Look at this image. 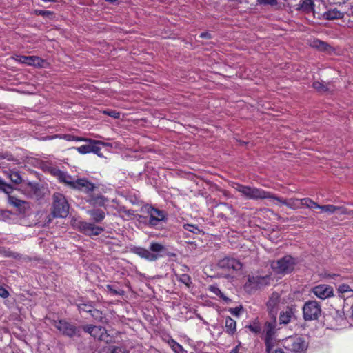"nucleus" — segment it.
I'll use <instances>...</instances> for the list:
<instances>
[{"label":"nucleus","mask_w":353,"mask_h":353,"mask_svg":"<svg viewBox=\"0 0 353 353\" xmlns=\"http://www.w3.org/2000/svg\"><path fill=\"white\" fill-rule=\"evenodd\" d=\"M65 186L85 194L87 196L86 201L91 205L100 206L105 205V197L102 195H94L93 192L97 186L85 177L74 179L71 176V179L68 180Z\"/></svg>","instance_id":"f257e3e1"},{"label":"nucleus","mask_w":353,"mask_h":353,"mask_svg":"<svg viewBox=\"0 0 353 353\" xmlns=\"http://www.w3.org/2000/svg\"><path fill=\"white\" fill-rule=\"evenodd\" d=\"M236 190L249 199H268L271 201H276L277 203L292 208L294 201L292 199H285L277 196L275 194L265 191L263 189L236 184Z\"/></svg>","instance_id":"f03ea898"},{"label":"nucleus","mask_w":353,"mask_h":353,"mask_svg":"<svg viewBox=\"0 0 353 353\" xmlns=\"http://www.w3.org/2000/svg\"><path fill=\"white\" fill-rule=\"evenodd\" d=\"M292 200L294 201V204L292 205V207L294 205H296L297 204H300L303 206H305L306 208H308L312 210H319V213H324L327 214H350L351 213V211L348 210L344 206H338L334 205H319L316 202L314 201L310 198L306 197L303 199H291Z\"/></svg>","instance_id":"7ed1b4c3"},{"label":"nucleus","mask_w":353,"mask_h":353,"mask_svg":"<svg viewBox=\"0 0 353 353\" xmlns=\"http://www.w3.org/2000/svg\"><path fill=\"white\" fill-rule=\"evenodd\" d=\"M70 205L64 194L55 192L52 195V214L54 218L65 219L69 214Z\"/></svg>","instance_id":"20e7f679"},{"label":"nucleus","mask_w":353,"mask_h":353,"mask_svg":"<svg viewBox=\"0 0 353 353\" xmlns=\"http://www.w3.org/2000/svg\"><path fill=\"white\" fill-rule=\"evenodd\" d=\"M271 321H266L264 325L262 339L265 346V352L270 353L276 343V317L271 319Z\"/></svg>","instance_id":"39448f33"},{"label":"nucleus","mask_w":353,"mask_h":353,"mask_svg":"<svg viewBox=\"0 0 353 353\" xmlns=\"http://www.w3.org/2000/svg\"><path fill=\"white\" fill-rule=\"evenodd\" d=\"M52 325L65 336L69 338L81 336V326H77L70 322L66 321L65 320H53L52 321Z\"/></svg>","instance_id":"423d86ee"},{"label":"nucleus","mask_w":353,"mask_h":353,"mask_svg":"<svg viewBox=\"0 0 353 353\" xmlns=\"http://www.w3.org/2000/svg\"><path fill=\"white\" fill-rule=\"evenodd\" d=\"M303 317L305 321L318 320L321 315V305L316 301L305 302L302 307Z\"/></svg>","instance_id":"0eeeda50"},{"label":"nucleus","mask_w":353,"mask_h":353,"mask_svg":"<svg viewBox=\"0 0 353 353\" xmlns=\"http://www.w3.org/2000/svg\"><path fill=\"white\" fill-rule=\"evenodd\" d=\"M295 263V259L291 256L288 255L273 261L271 267L277 274H288L294 270Z\"/></svg>","instance_id":"6e6552de"},{"label":"nucleus","mask_w":353,"mask_h":353,"mask_svg":"<svg viewBox=\"0 0 353 353\" xmlns=\"http://www.w3.org/2000/svg\"><path fill=\"white\" fill-rule=\"evenodd\" d=\"M141 212L150 217L149 221H165L168 212L151 204H145L141 208Z\"/></svg>","instance_id":"1a4fd4ad"},{"label":"nucleus","mask_w":353,"mask_h":353,"mask_svg":"<svg viewBox=\"0 0 353 353\" xmlns=\"http://www.w3.org/2000/svg\"><path fill=\"white\" fill-rule=\"evenodd\" d=\"M285 343V347L295 353H303L307 347V344L301 337H290Z\"/></svg>","instance_id":"9d476101"},{"label":"nucleus","mask_w":353,"mask_h":353,"mask_svg":"<svg viewBox=\"0 0 353 353\" xmlns=\"http://www.w3.org/2000/svg\"><path fill=\"white\" fill-rule=\"evenodd\" d=\"M217 265L220 268L226 270L237 271L242 268V263L239 260L230 256H225L220 259Z\"/></svg>","instance_id":"9b49d317"},{"label":"nucleus","mask_w":353,"mask_h":353,"mask_svg":"<svg viewBox=\"0 0 353 353\" xmlns=\"http://www.w3.org/2000/svg\"><path fill=\"white\" fill-rule=\"evenodd\" d=\"M280 301V294L276 292H272L266 303L267 309L271 319H275V317H276Z\"/></svg>","instance_id":"f8f14e48"},{"label":"nucleus","mask_w":353,"mask_h":353,"mask_svg":"<svg viewBox=\"0 0 353 353\" xmlns=\"http://www.w3.org/2000/svg\"><path fill=\"white\" fill-rule=\"evenodd\" d=\"M268 276H261L258 275H249L248 282L245 283V288H261L268 284Z\"/></svg>","instance_id":"ddd939ff"},{"label":"nucleus","mask_w":353,"mask_h":353,"mask_svg":"<svg viewBox=\"0 0 353 353\" xmlns=\"http://www.w3.org/2000/svg\"><path fill=\"white\" fill-rule=\"evenodd\" d=\"M130 252L137 254L140 257L150 261H156L162 256L161 254H152L150 252V250L144 248L137 246L131 247L130 248Z\"/></svg>","instance_id":"4468645a"},{"label":"nucleus","mask_w":353,"mask_h":353,"mask_svg":"<svg viewBox=\"0 0 353 353\" xmlns=\"http://www.w3.org/2000/svg\"><path fill=\"white\" fill-rule=\"evenodd\" d=\"M214 213L216 214V217L220 219H230V215L234 213V209L232 205L221 203L219 204L215 209Z\"/></svg>","instance_id":"2eb2a0df"},{"label":"nucleus","mask_w":353,"mask_h":353,"mask_svg":"<svg viewBox=\"0 0 353 353\" xmlns=\"http://www.w3.org/2000/svg\"><path fill=\"white\" fill-rule=\"evenodd\" d=\"M80 225L79 227L82 232L88 236L99 235L103 231V228L100 226H97L94 223L92 222H79Z\"/></svg>","instance_id":"dca6fc26"},{"label":"nucleus","mask_w":353,"mask_h":353,"mask_svg":"<svg viewBox=\"0 0 353 353\" xmlns=\"http://www.w3.org/2000/svg\"><path fill=\"white\" fill-rule=\"evenodd\" d=\"M312 292L321 299H325L332 296L334 293L332 287L325 284L314 287Z\"/></svg>","instance_id":"f3484780"},{"label":"nucleus","mask_w":353,"mask_h":353,"mask_svg":"<svg viewBox=\"0 0 353 353\" xmlns=\"http://www.w3.org/2000/svg\"><path fill=\"white\" fill-rule=\"evenodd\" d=\"M47 170L52 176H54L59 183L64 184L65 186L68 180L71 179V175L67 172L61 170L56 166H49Z\"/></svg>","instance_id":"a211bd4d"},{"label":"nucleus","mask_w":353,"mask_h":353,"mask_svg":"<svg viewBox=\"0 0 353 353\" xmlns=\"http://www.w3.org/2000/svg\"><path fill=\"white\" fill-rule=\"evenodd\" d=\"M8 203L14 206L16 210L21 214L26 212L30 209V204L28 202L21 200L14 196H8Z\"/></svg>","instance_id":"6ab92c4d"},{"label":"nucleus","mask_w":353,"mask_h":353,"mask_svg":"<svg viewBox=\"0 0 353 353\" xmlns=\"http://www.w3.org/2000/svg\"><path fill=\"white\" fill-rule=\"evenodd\" d=\"M18 61L20 63L38 68L43 67V63H45L43 59L37 56H19Z\"/></svg>","instance_id":"aec40b11"},{"label":"nucleus","mask_w":353,"mask_h":353,"mask_svg":"<svg viewBox=\"0 0 353 353\" xmlns=\"http://www.w3.org/2000/svg\"><path fill=\"white\" fill-rule=\"evenodd\" d=\"M91 336L94 339L100 341H104L106 343L110 341V337L107 333V330L102 327L94 325L93 330L91 332Z\"/></svg>","instance_id":"412c9836"},{"label":"nucleus","mask_w":353,"mask_h":353,"mask_svg":"<svg viewBox=\"0 0 353 353\" xmlns=\"http://www.w3.org/2000/svg\"><path fill=\"white\" fill-rule=\"evenodd\" d=\"M294 317V313L292 308L287 307L285 311H282L279 315V323L287 325L292 319Z\"/></svg>","instance_id":"4be33fe9"},{"label":"nucleus","mask_w":353,"mask_h":353,"mask_svg":"<svg viewBox=\"0 0 353 353\" xmlns=\"http://www.w3.org/2000/svg\"><path fill=\"white\" fill-rule=\"evenodd\" d=\"M314 9V3L312 0H303L298 5L296 10L308 14L313 12Z\"/></svg>","instance_id":"5701e85b"},{"label":"nucleus","mask_w":353,"mask_h":353,"mask_svg":"<svg viewBox=\"0 0 353 353\" xmlns=\"http://www.w3.org/2000/svg\"><path fill=\"white\" fill-rule=\"evenodd\" d=\"M343 17L344 14L336 8L329 10L323 14V18L327 20L340 19Z\"/></svg>","instance_id":"b1692460"},{"label":"nucleus","mask_w":353,"mask_h":353,"mask_svg":"<svg viewBox=\"0 0 353 353\" xmlns=\"http://www.w3.org/2000/svg\"><path fill=\"white\" fill-rule=\"evenodd\" d=\"M86 142H89L91 143L90 147V152L96 154L99 157H102V154L101 153V145H105V143L101 141H96L91 139H88V141Z\"/></svg>","instance_id":"393cba45"},{"label":"nucleus","mask_w":353,"mask_h":353,"mask_svg":"<svg viewBox=\"0 0 353 353\" xmlns=\"http://www.w3.org/2000/svg\"><path fill=\"white\" fill-rule=\"evenodd\" d=\"M312 87L319 92L325 93L332 91L330 83H325L323 81H316L313 82Z\"/></svg>","instance_id":"a878e982"},{"label":"nucleus","mask_w":353,"mask_h":353,"mask_svg":"<svg viewBox=\"0 0 353 353\" xmlns=\"http://www.w3.org/2000/svg\"><path fill=\"white\" fill-rule=\"evenodd\" d=\"M225 332L229 334L232 336L236 331V321L232 319L230 316H227L225 318Z\"/></svg>","instance_id":"bb28decb"},{"label":"nucleus","mask_w":353,"mask_h":353,"mask_svg":"<svg viewBox=\"0 0 353 353\" xmlns=\"http://www.w3.org/2000/svg\"><path fill=\"white\" fill-rule=\"evenodd\" d=\"M312 46L323 52H327L331 49V46L329 44L319 39H314Z\"/></svg>","instance_id":"cd10ccee"},{"label":"nucleus","mask_w":353,"mask_h":353,"mask_svg":"<svg viewBox=\"0 0 353 353\" xmlns=\"http://www.w3.org/2000/svg\"><path fill=\"white\" fill-rule=\"evenodd\" d=\"M59 138L64 139L65 141H88V138L74 136L71 134H61V135H59Z\"/></svg>","instance_id":"c85d7f7f"},{"label":"nucleus","mask_w":353,"mask_h":353,"mask_svg":"<svg viewBox=\"0 0 353 353\" xmlns=\"http://www.w3.org/2000/svg\"><path fill=\"white\" fill-rule=\"evenodd\" d=\"M90 315L94 318L95 321L100 323H105L106 321L105 317L103 316L101 311L93 307L90 312Z\"/></svg>","instance_id":"c756f323"},{"label":"nucleus","mask_w":353,"mask_h":353,"mask_svg":"<svg viewBox=\"0 0 353 353\" xmlns=\"http://www.w3.org/2000/svg\"><path fill=\"white\" fill-rule=\"evenodd\" d=\"M94 221H102L105 218V213L102 210L95 209L90 211Z\"/></svg>","instance_id":"7c9ffc66"},{"label":"nucleus","mask_w":353,"mask_h":353,"mask_svg":"<svg viewBox=\"0 0 353 353\" xmlns=\"http://www.w3.org/2000/svg\"><path fill=\"white\" fill-rule=\"evenodd\" d=\"M150 250L153 252H154L153 254H160L159 253L165 251V248L163 245H161L159 243L152 242L150 244Z\"/></svg>","instance_id":"2f4dec72"},{"label":"nucleus","mask_w":353,"mask_h":353,"mask_svg":"<svg viewBox=\"0 0 353 353\" xmlns=\"http://www.w3.org/2000/svg\"><path fill=\"white\" fill-rule=\"evenodd\" d=\"M337 291L340 294H343L345 293L350 294L347 297L353 296V290L346 284L340 285L337 288Z\"/></svg>","instance_id":"473e14b6"},{"label":"nucleus","mask_w":353,"mask_h":353,"mask_svg":"<svg viewBox=\"0 0 353 353\" xmlns=\"http://www.w3.org/2000/svg\"><path fill=\"white\" fill-rule=\"evenodd\" d=\"M9 178L15 184H20L22 182V178L19 172L10 171Z\"/></svg>","instance_id":"72a5a7b5"},{"label":"nucleus","mask_w":353,"mask_h":353,"mask_svg":"<svg viewBox=\"0 0 353 353\" xmlns=\"http://www.w3.org/2000/svg\"><path fill=\"white\" fill-rule=\"evenodd\" d=\"M77 307L80 312H85L90 314L94 307L90 302H88L87 303H79L77 304Z\"/></svg>","instance_id":"f704fd0d"},{"label":"nucleus","mask_w":353,"mask_h":353,"mask_svg":"<svg viewBox=\"0 0 353 353\" xmlns=\"http://www.w3.org/2000/svg\"><path fill=\"white\" fill-rule=\"evenodd\" d=\"M179 281L185 284L188 288L192 285L191 277L187 274H183L180 275Z\"/></svg>","instance_id":"c9c22d12"},{"label":"nucleus","mask_w":353,"mask_h":353,"mask_svg":"<svg viewBox=\"0 0 353 353\" xmlns=\"http://www.w3.org/2000/svg\"><path fill=\"white\" fill-rule=\"evenodd\" d=\"M0 190L3 192L4 193L8 194V196H9L10 194L12 192L13 188L11 185L5 183L2 180V184H1V185H0Z\"/></svg>","instance_id":"e433bc0d"},{"label":"nucleus","mask_w":353,"mask_h":353,"mask_svg":"<svg viewBox=\"0 0 353 353\" xmlns=\"http://www.w3.org/2000/svg\"><path fill=\"white\" fill-rule=\"evenodd\" d=\"M90 147L91 143L89 145H83L79 147L75 148V149L78 151L79 153L81 154H85L90 153Z\"/></svg>","instance_id":"4c0bfd02"},{"label":"nucleus","mask_w":353,"mask_h":353,"mask_svg":"<svg viewBox=\"0 0 353 353\" xmlns=\"http://www.w3.org/2000/svg\"><path fill=\"white\" fill-rule=\"evenodd\" d=\"M184 228L185 230L194 234H199L201 232V230L197 226L192 224L187 223L184 225Z\"/></svg>","instance_id":"58836bf2"},{"label":"nucleus","mask_w":353,"mask_h":353,"mask_svg":"<svg viewBox=\"0 0 353 353\" xmlns=\"http://www.w3.org/2000/svg\"><path fill=\"white\" fill-rule=\"evenodd\" d=\"M34 13L36 15L42 16L45 17H50L54 14V12L50 10H35Z\"/></svg>","instance_id":"ea45409f"},{"label":"nucleus","mask_w":353,"mask_h":353,"mask_svg":"<svg viewBox=\"0 0 353 353\" xmlns=\"http://www.w3.org/2000/svg\"><path fill=\"white\" fill-rule=\"evenodd\" d=\"M251 332L255 334H259L261 332V326L258 323H254L247 327Z\"/></svg>","instance_id":"a19ab883"},{"label":"nucleus","mask_w":353,"mask_h":353,"mask_svg":"<svg viewBox=\"0 0 353 353\" xmlns=\"http://www.w3.org/2000/svg\"><path fill=\"white\" fill-rule=\"evenodd\" d=\"M103 113L114 119H119L120 117V114L114 110H104Z\"/></svg>","instance_id":"79ce46f5"},{"label":"nucleus","mask_w":353,"mask_h":353,"mask_svg":"<svg viewBox=\"0 0 353 353\" xmlns=\"http://www.w3.org/2000/svg\"><path fill=\"white\" fill-rule=\"evenodd\" d=\"M107 289L113 295H123V293H124L123 290H116L111 285H107Z\"/></svg>","instance_id":"37998d69"},{"label":"nucleus","mask_w":353,"mask_h":353,"mask_svg":"<svg viewBox=\"0 0 353 353\" xmlns=\"http://www.w3.org/2000/svg\"><path fill=\"white\" fill-rule=\"evenodd\" d=\"M243 310V307L241 305L239 307H231L228 310L231 314L239 317L240 316V312Z\"/></svg>","instance_id":"c03bdc74"},{"label":"nucleus","mask_w":353,"mask_h":353,"mask_svg":"<svg viewBox=\"0 0 353 353\" xmlns=\"http://www.w3.org/2000/svg\"><path fill=\"white\" fill-rule=\"evenodd\" d=\"M110 353H128L124 347L114 346L112 347Z\"/></svg>","instance_id":"a18cd8bd"},{"label":"nucleus","mask_w":353,"mask_h":353,"mask_svg":"<svg viewBox=\"0 0 353 353\" xmlns=\"http://www.w3.org/2000/svg\"><path fill=\"white\" fill-rule=\"evenodd\" d=\"M216 290H217V292H219V294H218V296L223 300L225 301V303H230L232 302V300L227 297L226 296H225V294L219 289V288H216Z\"/></svg>","instance_id":"49530a36"},{"label":"nucleus","mask_w":353,"mask_h":353,"mask_svg":"<svg viewBox=\"0 0 353 353\" xmlns=\"http://www.w3.org/2000/svg\"><path fill=\"white\" fill-rule=\"evenodd\" d=\"M4 256L8 257H12L14 259H18L20 257L19 254L12 252L11 251H5Z\"/></svg>","instance_id":"de8ad7c7"},{"label":"nucleus","mask_w":353,"mask_h":353,"mask_svg":"<svg viewBox=\"0 0 353 353\" xmlns=\"http://www.w3.org/2000/svg\"><path fill=\"white\" fill-rule=\"evenodd\" d=\"M94 327V325H83V327H81L84 332L89 333L91 335V332L93 330Z\"/></svg>","instance_id":"09e8293b"},{"label":"nucleus","mask_w":353,"mask_h":353,"mask_svg":"<svg viewBox=\"0 0 353 353\" xmlns=\"http://www.w3.org/2000/svg\"><path fill=\"white\" fill-rule=\"evenodd\" d=\"M9 296V292L3 287L0 286V296L2 298H7Z\"/></svg>","instance_id":"8fccbe9b"},{"label":"nucleus","mask_w":353,"mask_h":353,"mask_svg":"<svg viewBox=\"0 0 353 353\" xmlns=\"http://www.w3.org/2000/svg\"><path fill=\"white\" fill-rule=\"evenodd\" d=\"M173 343H174L173 350L176 352H178L179 351H183V348L180 344H179L178 343L175 342L174 341H173Z\"/></svg>","instance_id":"3c124183"},{"label":"nucleus","mask_w":353,"mask_h":353,"mask_svg":"<svg viewBox=\"0 0 353 353\" xmlns=\"http://www.w3.org/2000/svg\"><path fill=\"white\" fill-rule=\"evenodd\" d=\"M261 2L271 6H275L277 4V0H261Z\"/></svg>","instance_id":"603ef678"},{"label":"nucleus","mask_w":353,"mask_h":353,"mask_svg":"<svg viewBox=\"0 0 353 353\" xmlns=\"http://www.w3.org/2000/svg\"><path fill=\"white\" fill-rule=\"evenodd\" d=\"M199 37L201 38V39H209L212 38V36H211L210 33H209L208 32H203L200 34Z\"/></svg>","instance_id":"864d4df0"},{"label":"nucleus","mask_w":353,"mask_h":353,"mask_svg":"<svg viewBox=\"0 0 353 353\" xmlns=\"http://www.w3.org/2000/svg\"><path fill=\"white\" fill-rule=\"evenodd\" d=\"M144 223H146L147 225H148V226L150 228H156L158 225V224L159 223V222H152V221L144 222Z\"/></svg>","instance_id":"5fc2aeb1"},{"label":"nucleus","mask_w":353,"mask_h":353,"mask_svg":"<svg viewBox=\"0 0 353 353\" xmlns=\"http://www.w3.org/2000/svg\"><path fill=\"white\" fill-rule=\"evenodd\" d=\"M261 212L262 213H270V214H272V212L269 210V209H263V210H260Z\"/></svg>","instance_id":"6e6d98bb"},{"label":"nucleus","mask_w":353,"mask_h":353,"mask_svg":"<svg viewBox=\"0 0 353 353\" xmlns=\"http://www.w3.org/2000/svg\"><path fill=\"white\" fill-rule=\"evenodd\" d=\"M230 353H239V346H236Z\"/></svg>","instance_id":"4d7b16f0"},{"label":"nucleus","mask_w":353,"mask_h":353,"mask_svg":"<svg viewBox=\"0 0 353 353\" xmlns=\"http://www.w3.org/2000/svg\"><path fill=\"white\" fill-rule=\"evenodd\" d=\"M274 353H285L281 348H277L275 350Z\"/></svg>","instance_id":"13d9d810"},{"label":"nucleus","mask_w":353,"mask_h":353,"mask_svg":"<svg viewBox=\"0 0 353 353\" xmlns=\"http://www.w3.org/2000/svg\"><path fill=\"white\" fill-rule=\"evenodd\" d=\"M329 278L334 279L336 276H338L337 274H329L327 276Z\"/></svg>","instance_id":"bf43d9fd"},{"label":"nucleus","mask_w":353,"mask_h":353,"mask_svg":"<svg viewBox=\"0 0 353 353\" xmlns=\"http://www.w3.org/2000/svg\"><path fill=\"white\" fill-rule=\"evenodd\" d=\"M214 288V290H212V291L214 292L218 296V294H219V292H217V290H216V288Z\"/></svg>","instance_id":"052dcab7"},{"label":"nucleus","mask_w":353,"mask_h":353,"mask_svg":"<svg viewBox=\"0 0 353 353\" xmlns=\"http://www.w3.org/2000/svg\"><path fill=\"white\" fill-rule=\"evenodd\" d=\"M105 1L110 2V3H114V2L117 1V0H105Z\"/></svg>","instance_id":"680f3d73"},{"label":"nucleus","mask_w":353,"mask_h":353,"mask_svg":"<svg viewBox=\"0 0 353 353\" xmlns=\"http://www.w3.org/2000/svg\"><path fill=\"white\" fill-rule=\"evenodd\" d=\"M351 310H352V314H351V316L352 318L353 319V306L351 307Z\"/></svg>","instance_id":"e2e57ef3"},{"label":"nucleus","mask_w":353,"mask_h":353,"mask_svg":"<svg viewBox=\"0 0 353 353\" xmlns=\"http://www.w3.org/2000/svg\"><path fill=\"white\" fill-rule=\"evenodd\" d=\"M341 297L343 300H345V296H344V295H341Z\"/></svg>","instance_id":"0e129e2a"}]
</instances>
